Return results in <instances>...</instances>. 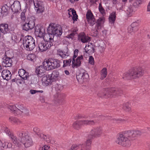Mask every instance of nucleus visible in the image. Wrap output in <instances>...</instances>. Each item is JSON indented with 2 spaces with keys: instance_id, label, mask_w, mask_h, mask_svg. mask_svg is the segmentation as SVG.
<instances>
[{
  "instance_id": "1",
  "label": "nucleus",
  "mask_w": 150,
  "mask_h": 150,
  "mask_svg": "<svg viewBox=\"0 0 150 150\" xmlns=\"http://www.w3.org/2000/svg\"><path fill=\"white\" fill-rule=\"evenodd\" d=\"M4 130L6 134L11 138L12 142L17 146L19 145L20 142H22L25 148L29 147L33 145L32 139L27 133L24 132H18L17 138L13 135L12 133L7 127L4 128Z\"/></svg>"
},
{
  "instance_id": "2",
  "label": "nucleus",
  "mask_w": 150,
  "mask_h": 150,
  "mask_svg": "<svg viewBox=\"0 0 150 150\" xmlns=\"http://www.w3.org/2000/svg\"><path fill=\"white\" fill-rule=\"evenodd\" d=\"M143 133L138 130L128 131L118 134L116 142L124 147H129L131 144V141L135 140Z\"/></svg>"
},
{
  "instance_id": "3",
  "label": "nucleus",
  "mask_w": 150,
  "mask_h": 150,
  "mask_svg": "<svg viewBox=\"0 0 150 150\" xmlns=\"http://www.w3.org/2000/svg\"><path fill=\"white\" fill-rule=\"evenodd\" d=\"M47 34H44L43 37V41L52 43L53 41L54 35L59 36L62 35V31L61 27L60 26H57L55 24H50L47 29Z\"/></svg>"
},
{
  "instance_id": "4",
  "label": "nucleus",
  "mask_w": 150,
  "mask_h": 150,
  "mask_svg": "<svg viewBox=\"0 0 150 150\" xmlns=\"http://www.w3.org/2000/svg\"><path fill=\"white\" fill-rule=\"evenodd\" d=\"M144 68L139 67L132 69L128 72H125L123 76V78L125 80L137 79L143 75Z\"/></svg>"
},
{
  "instance_id": "5",
  "label": "nucleus",
  "mask_w": 150,
  "mask_h": 150,
  "mask_svg": "<svg viewBox=\"0 0 150 150\" xmlns=\"http://www.w3.org/2000/svg\"><path fill=\"white\" fill-rule=\"evenodd\" d=\"M122 93V90L119 88H104L98 93L97 95L101 98H108L115 97Z\"/></svg>"
},
{
  "instance_id": "6",
  "label": "nucleus",
  "mask_w": 150,
  "mask_h": 150,
  "mask_svg": "<svg viewBox=\"0 0 150 150\" xmlns=\"http://www.w3.org/2000/svg\"><path fill=\"white\" fill-rule=\"evenodd\" d=\"M43 65L46 70H51L59 67L60 61L57 59L50 58L44 61L43 63Z\"/></svg>"
},
{
  "instance_id": "7",
  "label": "nucleus",
  "mask_w": 150,
  "mask_h": 150,
  "mask_svg": "<svg viewBox=\"0 0 150 150\" xmlns=\"http://www.w3.org/2000/svg\"><path fill=\"white\" fill-rule=\"evenodd\" d=\"M59 72L56 71H54L51 74L48 75L43 76L42 79L43 83L47 86L53 81L58 79L59 76Z\"/></svg>"
},
{
  "instance_id": "8",
  "label": "nucleus",
  "mask_w": 150,
  "mask_h": 150,
  "mask_svg": "<svg viewBox=\"0 0 150 150\" xmlns=\"http://www.w3.org/2000/svg\"><path fill=\"white\" fill-rule=\"evenodd\" d=\"M97 122L96 120H83L76 121L74 122L72 125L73 127L76 129H79L82 125H94Z\"/></svg>"
},
{
  "instance_id": "9",
  "label": "nucleus",
  "mask_w": 150,
  "mask_h": 150,
  "mask_svg": "<svg viewBox=\"0 0 150 150\" xmlns=\"http://www.w3.org/2000/svg\"><path fill=\"white\" fill-rule=\"evenodd\" d=\"M78 50L75 49L74 52V54L72 57V66L73 68L78 67L80 66L81 61L83 59V56L81 55L79 56L75 60V59L77 56Z\"/></svg>"
},
{
  "instance_id": "10",
  "label": "nucleus",
  "mask_w": 150,
  "mask_h": 150,
  "mask_svg": "<svg viewBox=\"0 0 150 150\" xmlns=\"http://www.w3.org/2000/svg\"><path fill=\"white\" fill-rule=\"evenodd\" d=\"M38 47L39 50L41 52L45 51L49 49L52 45L53 43L51 42L42 41L38 42Z\"/></svg>"
},
{
  "instance_id": "11",
  "label": "nucleus",
  "mask_w": 150,
  "mask_h": 150,
  "mask_svg": "<svg viewBox=\"0 0 150 150\" xmlns=\"http://www.w3.org/2000/svg\"><path fill=\"white\" fill-rule=\"evenodd\" d=\"M33 2L37 13H43L45 10V8L42 2L40 0H33Z\"/></svg>"
},
{
  "instance_id": "12",
  "label": "nucleus",
  "mask_w": 150,
  "mask_h": 150,
  "mask_svg": "<svg viewBox=\"0 0 150 150\" xmlns=\"http://www.w3.org/2000/svg\"><path fill=\"white\" fill-rule=\"evenodd\" d=\"M102 133L101 127L100 126L96 127L92 129L90 132V137L93 138H97L100 136Z\"/></svg>"
},
{
  "instance_id": "13",
  "label": "nucleus",
  "mask_w": 150,
  "mask_h": 150,
  "mask_svg": "<svg viewBox=\"0 0 150 150\" xmlns=\"http://www.w3.org/2000/svg\"><path fill=\"white\" fill-rule=\"evenodd\" d=\"M45 33V28L40 25H37L35 28V34L36 37L42 38Z\"/></svg>"
},
{
  "instance_id": "14",
  "label": "nucleus",
  "mask_w": 150,
  "mask_h": 150,
  "mask_svg": "<svg viewBox=\"0 0 150 150\" xmlns=\"http://www.w3.org/2000/svg\"><path fill=\"white\" fill-rule=\"evenodd\" d=\"M88 77V75L86 72H81L76 76L77 80L81 83L86 81Z\"/></svg>"
},
{
  "instance_id": "15",
  "label": "nucleus",
  "mask_w": 150,
  "mask_h": 150,
  "mask_svg": "<svg viewBox=\"0 0 150 150\" xmlns=\"http://www.w3.org/2000/svg\"><path fill=\"white\" fill-rule=\"evenodd\" d=\"M45 70L46 69L43 66H40L36 68L35 72L38 76L42 77L45 75Z\"/></svg>"
},
{
  "instance_id": "16",
  "label": "nucleus",
  "mask_w": 150,
  "mask_h": 150,
  "mask_svg": "<svg viewBox=\"0 0 150 150\" xmlns=\"http://www.w3.org/2000/svg\"><path fill=\"white\" fill-rule=\"evenodd\" d=\"M85 50L86 53L91 54L94 52V46L91 43H88L86 45Z\"/></svg>"
},
{
  "instance_id": "17",
  "label": "nucleus",
  "mask_w": 150,
  "mask_h": 150,
  "mask_svg": "<svg viewBox=\"0 0 150 150\" xmlns=\"http://www.w3.org/2000/svg\"><path fill=\"white\" fill-rule=\"evenodd\" d=\"M13 63L11 57H7L4 59L2 62L3 66L5 67H10L12 66Z\"/></svg>"
},
{
  "instance_id": "18",
  "label": "nucleus",
  "mask_w": 150,
  "mask_h": 150,
  "mask_svg": "<svg viewBox=\"0 0 150 150\" xmlns=\"http://www.w3.org/2000/svg\"><path fill=\"white\" fill-rule=\"evenodd\" d=\"M12 74L10 71L8 70H3L1 72V76L4 79L6 80H10Z\"/></svg>"
},
{
  "instance_id": "19",
  "label": "nucleus",
  "mask_w": 150,
  "mask_h": 150,
  "mask_svg": "<svg viewBox=\"0 0 150 150\" xmlns=\"http://www.w3.org/2000/svg\"><path fill=\"white\" fill-rule=\"evenodd\" d=\"M11 7L13 11L15 12H18L21 8L20 2L18 1H14L13 4L11 5Z\"/></svg>"
},
{
  "instance_id": "20",
  "label": "nucleus",
  "mask_w": 150,
  "mask_h": 150,
  "mask_svg": "<svg viewBox=\"0 0 150 150\" xmlns=\"http://www.w3.org/2000/svg\"><path fill=\"white\" fill-rule=\"evenodd\" d=\"M78 39L83 43L88 42L90 40V37L86 36L83 33H80L79 35Z\"/></svg>"
},
{
  "instance_id": "21",
  "label": "nucleus",
  "mask_w": 150,
  "mask_h": 150,
  "mask_svg": "<svg viewBox=\"0 0 150 150\" xmlns=\"http://www.w3.org/2000/svg\"><path fill=\"white\" fill-rule=\"evenodd\" d=\"M19 76L24 80L27 79L29 77V74L23 69H19L18 71Z\"/></svg>"
},
{
  "instance_id": "22",
  "label": "nucleus",
  "mask_w": 150,
  "mask_h": 150,
  "mask_svg": "<svg viewBox=\"0 0 150 150\" xmlns=\"http://www.w3.org/2000/svg\"><path fill=\"white\" fill-rule=\"evenodd\" d=\"M0 30L1 32L4 34L9 33L10 30L8 28V25L7 24H0Z\"/></svg>"
},
{
  "instance_id": "23",
  "label": "nucleus",
  "mask_w": 150,
  "mask_h": 150,
  "mask_svg": "<svg viewBox=\"0 0 150 150\" xmlns=\"http://www.w3.org/2000/svg\"><path fill=\"white\" fill-rule=\"evenodd\" d=\"M33 38L30 36H25L23 39V44L25 48L32 40Z\"/></svg>"
},
{
  "instance_id": "24",
  "label": "nucleus",
  "mask_w": 150,
  "mask_h": 150,
  "mask_svg": "<svg viewBox=\"0 0 150 150\" xmlns=\"http://www.w3.org/2000/svg\"><path fill=\"white\" fill-rule=\"evenodd\" d=\"M35 40L33 38L30 42L28 44V45L25 47V49L28 51L32 50L35 47Z\"/></svg>"
},
{
  "instance_id": "25",
  "label": "nucleus",
  "mask_w": 150,
  "mask_h": 150,
  "mask_svg": "<svg viewBox=\"0 0 150 150\" xmlns=\"http://www.w3.org/2000/svg\"><path fill=\"white\" fill-rule=\"evenodd\" d=\"M25 22L26 23L27 25H28L30 29L33 28L35 26V23L34 20L31 18H29L28 19L26 20Z\"/></svg>"
},
{
  "instance_id": "26",
  "label": "nucleus",
  "mask_w": 150,
  "mask_h": 150,
  "mask_svg": "<svg viewBox=\"0 0 150 150\" xmlns=\"http://www.w3.org/2000/svg\"><path fill=\"white\" fill-rule=\"evenodd\" d=\"M127 0H122L118 3L116 4V7L120 9H122L125 8V4Z\"/></svg>"
},
{
  "instance_id": "27",
  "label": "nucleus",
  "mask_w": 150,
  "mask_h": 150,
  "mask_svg": "<svg viewBox=\"0 0 150 150\" xmlns=\"http://www.w3.org/2000/svg\"><path fill=\"white\" fill-rule=\"evenodd\" d=\"M90 135L89 134L88 137V138L86 141L85 142V144H83L85 146V148L87 149L88 147H89L91 146L92 143V139H93L92 137H90Z\"/></svg>"
},
{
  "instance_id": "28",
  "label": "nucleus",
  "mask_w": 150,
  "mask_h": 150,
  "mask_svg": "<svg viewBox=\"0 0 150 150\" xmlns=\"http://www.w3.org/2000/svg\"><path fill=\"white\" fill-rule=\"evenodd\" d=\"M16 107L17 108L16 109V113L18 114H21L22 110H23L24 108L23 105L16 104Z\"/></svg>"
},
{
  "instance_id": "29",
  "label": "nucleus",
  "mask_w": 150,
  "mask_h": 150,
  "mask_svg": "<svg viewBox=\"0 0 150 150\" xmlns=\"http://www.w3.org/2000/svg\"><path fill=\"white\" fill-rule=\"evenodd\" d=\"M116 12H112L110 15L109 17V20L110 23H113L116 18Z\"/></svg>"
},
{
  "instance_id": "30",
  "label": "nucleus",
  "mask_w": 150,
  "mask_h": 150,
  "mask_svg": "<svg viewBox=\"0 0 150 150\" xmlns=\"http://www.w3.org/2000/svg\"><path fill=\"white\" fill-rule=\"evenodd\" d=\"M104 19L103 18H99L96 24V31L95 32H97V29H99L100 28L101 26L102 23L104 22Z\"/></svg>"
},
{
  "instance_id": "31",
  "label": "nucleus",
  "mask_w": 150,
  "mask_h": 150,
  "mask_svg": "<svg viewBox=\"0 0 150 150\" xmlns=\"http://www.w3.org/2000/svg\"><path fill=\"white\" fill-rule=\"evenodd\" d=\"M57 54L62 58H66L69 55L67 52H64L61 50H59L58 51Z\"/></svg>"
},
{
  "instance_id": "32",
  "label": "nucleus",
  "mask_w": 150,
  "mask_h": 150,
  "mask_svg": "<svg viewBox=\"0 0 150 150\" xmlns=\"http://www.w3.org/2000/svg\"><path fill=\"white\" fill-rule=\"evenodd\" d=\"M9 120L11 122L14 123L17 125H20L22 123V122L21 120L14 117H10L9 118Z\"/></svg>"
},
{
  "instance_id": "33",
  "label": "nucleus",
  "mask_w": 150,
  "mask_h": 150,
  "mask_svg": "<svg viewBox=\"0 0 150 150\" xmlns=\"http://www.w3.org/2000/svg\"><path fill=\"white\" fill-rule=\"evenodd\" d=\"M101 74L100 79H104L106 76L107 75V69L106 68H104L102 70Z\"/></svg>"
},
{
  "instance_id": "34",
  "label": "nucleus",
  "mask_w": 150,
  "mask_h": 150,
  "mask_svg": "<svg viewBox=\"0 0 150 150\" xmlns=\"http://www.w3.org/2000/svg\"><path fill=\"white\" fill-rule=\"evenodd\" d=\"M83 144H73L71 147V150H77L79 148L81 149L82 146H83Z\"/></svg>"
},
{
  "instance_id": "35",
  "label": "nucleus",
  "mask_w": 150,
  "mask_h": 150,
  "mask_svg": "<svg viewBox=\"0 0 150 150\" xmlns=\"http://www.w3.org/2000/svg\"><path fill=\"white\" fill-rule=\"evenodd\" d=\"M22 143L21 142H20L19 143V145L18 146H17L15 144H14L13 142V143L15 144V146H13L12 145L11 143H8L6 147L8 148H12L13 149H16V150L18 149H19V147L20 146L21 144L20 143Z\"/></svg>"
},
{
  "instance_id": "36",
  "label": "nucleus",
  "mask_w": 150,
  "mask_h": 150,
  "mask_svg": "<svg viewBox=\"0 0 150 150\" xmlns=\"http://www.w3.org/2000/svg\"><path fill=\"white\" fill-rule=\"evenodd\" d=\"M86 18L88 21H90L91 19L94 18L93 14L91 11L88 10L86 14Z\"/></svg>"
},
{
  "instance_id": "37",
  "label": "nucleus",
  "mask_w": 150,
  "mask_h": 150,
  "mask_svg": "<svg viewBox=\"0 0 150 150\" xmlns=\"http://www.w3.org/2000/svg\"><path fill=\"white\" fill-rule=\"evenodd\" d=\"M26 11L23 10V11L21 13V18L22 21L25 22L27 20H28L29 18H26L25 16Z\"/></svg>"
},
{
  "instance_id": "38",
  "label": "nucleus",
  "mask_w": 150,
  "mask_h": 150,
  "mask_svg": "<svg viewBox=\"0 0 150 150\" xmlns=\"http://www.w3.org/2000/svg\"><path fill=\"white\" fill-rule=\"evenodd\" d=\"M35 58V55L34 54H30L28 55L27 57V59L31 61H33Z\"/></svg>"
},
{
  "instance_id": "39",
  "label": "nucleus",
  "mask_w": 150,
  "mask_h": 150,
  "mask_svg": "<svg viewBox=\"0 0 150 150\" xmlns=\"http://www.w3.org/2000/svg\"><path fill=\"white\" fill-rule=\"evenodd\" d=\"M76 31H77L76 30H73L71 33L67 36V37L69 38L72 39L75 35L76 34Z\"/></svg>"
},
{
  "instance_id": "40",
  "label": "nucleus",
  "mask_w": 150,
  "mask_h": 150,
  "mask_svg": "<svg viewBox=\"0 0 150 150\" xmlns=\"http://www.w3.org/2000/svg\"><path fill=\"white\" fill-rule=\"evenodd\" d=\"M72 14L73 15L72 17V19L74 21H77L78 19V16L76 13V11L75 10H71Z\"/></svg>"
},
{
  "instance_id": "41",
  "label": "nucleus",
  "mask_w": 150,
  "mask_h": 150,
  "mask_svg": "<svg viewBox=\"0 0 150 150\" xmlns=\"http://www.w3.org/2000/svg\"><path fill=\"white\" fill-rule=\"evenodd\" d=\"M71 59H69V60H64L63 61L64 64L63 67H65L67 66H69L71 62Z\"/></svg>"
},
{
  "instance_id": "42",
  "label": "nucleus",
  "mask_w": 150,
  "mask_h": 150,
  "mask_svg": "<svg viewBox=\"0 0 150 150\" xmlns=\"http://www.w3.org/2000/svg\"><path fill=\"white\" fill-rule=\"evenodd\" d=\"M128 31L129 33L133 34L137 30H135L134 28L131 26H129L128 28Z\"/></svg>"
},
{
  "instance_id": "43",
  "label": "nucleus",
  "mask_w": 150,
  "mask_h": 150,
  "mask_svg": "<svg viewBox=\"0 0 150 150\" xmlns=\"http://www.w3.org/2000/svg\"><path fill=\"white\" fill-rule=\"evenodd\" d=\"M99 10L100 12L102 14L104 15L105 13V10L102 6V5L100 3L99 4Z\"/></svg>"
},
{
  "instance_id": "44",
  "label": "nucleus",
  "mask_w": 150,
  "mask_h": 150,
  "mask_svg": "<svg viewBox=\"0 0 150 150\" xmlns=\"http://www.w3.org/2000/svg\"><path fill=\"white\" fill-rule=\"evenodd\" d=\"M139 25V23L137 22H134L131 25V26L134 28L135 30H138V26Z\"/></svg>"
},
{
  "instance_id": "45",
  "label": "nucleus",
  "mask_w": 150,
  "mask_h": 150,
  "mask_svg": "<svg viewBox=\"0 0 150 150\" xmlns=\"http://www.w3.org/2000/svg\"><path fill=\"white\" fill-rule=\"evenodd\" d=\"M8 108L11 111L14 112V113H16L17 108L15 105H10L8 107Z\"/></svg>"
},
{
  "instance_id": "46",
  "label": "nucleus",
  "mask_w": 150,
  "mask_h": 150,
  "mask_svg": "<svg viewBox=\"0 0 150 150\" xmlns=\"http://www.w3.org/2000/svg\"><path fill=\"white\" fill-rule=\"evenodd\" d=\"M123 108L124 110L127 112H129L131 110L129 106H128L127 104H125L124 105Z\"/></svg>"
},
{
  "instance_id": "47",
  "label": "nucleus",
  "mask_w": 150,
  "mask_h": 150,
  "mask_svg": "<svg viewBox=\"0 0 150 150\" xmlns=\"http://www.w3.org/2000/svg\"><path fill=\"white\" fill-rule=\"evenodd\" d=\"M63 88V86L61 84H57L55 86L56 90L57 91L62 90Z\"/></svg>"
},
{
  "instance_id": "48",
  "label": "nucleus",
  "mask_w": 150,
  "mask_h": 150,
  "mask_svg": "<svg viewBox=\"0 0 150 150\" xmlns=\"http://www.w3.org/2000/svg\"><path fill=\"white\" fill-rule=\"evenodd\" d=\"M23 29L26 31L30 29L27 23L25 22V23L23 25Z\"/></svg>"
},
{
  "instance_id": "49",
  "label": "nucleus",
  "mask_w": 150,
  "mask_h": 150,
  "mask_svg": "<svg viewBox=\"0 0 150 150\" xmlns=\"http://www.w3.org/2000/svg\"><path fill=\"white\" fill-rule=\"evenodd\" d=\"M89 21H87L91 25H93L95 23V19L93 18L91 19Z\"/></svg>"
},
{
  "instance_id": "50",
  "label": "nucleus",
  "mask_w": 150,
  "mask_h": 150,
  "mask_svg": "<svg viewBox=\"0 0 150 150\" xmlns=\"http://www.w3.org/2000/svg\"><path fill=\"white\" fill-rule=\"evenodd\" d=\"M89 63L91 64H94V59L91 56H90L88 60Z\"/></svg>"
},
{
  "instance_id": "51",
  "label": "nucleus",
  "mask_w": 150,
  "mask_h": 150,
  "mask_svg": "<svg viewBox=\"0 0 150 150\" xmlns=\"http://www.w3.org/2000/svg\"><path fill=\"white\" fill-rule=\"evenodd\" d=\"M38 135L39 137L42 140H45L46 136L42 134H37Z\"/></svg>"
},
{
  "instance_id": "52",
  "label": "nucleus",
  "mask_w": 150,
  "mask_h": 150,
  "mask_svg": "<svg viewBox=\"0 0 150 150\" xmlns=\"http://www.w3.org/2000/svg\"><path fill=\"white\" fill-rule=\"evenodd\" d=\"M76 119H82V118H86V116H82L80 115H77L75 117Z\"/></svg>"
},
{
  "instance_id": "53",
  "label": "nucleus",
  "mask_w": 150,
  "mask_h": 150,
  "mask_svg": "<svg viewBox=\"0 0 150 150\" xmlns=\"http://www.w3.org/2000/svg\"><path fill=\"white\" fill-rule=\"evenodd\" d=\"M133 12L132 9L131 8H128L127 10V13L128 15L130 16Z\"/></svg>"
},
{
  "instance_id": "54",
  "label": "nucleus",
  "mask_w": 150,
  "mask_h": 150,
  "mask_svg": "<svg viewBox=\"0 0 150 150\" xmlns=\"http://www.w3.org/2000/svg\"><path fill=\"white\" fill-rule=\"evenodd\" d=\"M141 1L140 0H136L135 2L133 4L134 6L137 7L139 4H141Z\"/></svg>"
},
{
  "instance_id": "55",
  "label": "nucleus",
  "mask_w": 150,
  "mask_h": 150,
  "mask_svg": "<svg viewBox=\"0 0 150 150\" xmlns=\"http://www.w3.org/2000/svg\"><path fill=\"white\" fill-rule=\"evenodd\" d=\"M29 111L28 110L25 108H24L23 110H22L21 113H23L25 114H28L29 113Z\"/></svg>"
},
{
  "instance_id": "56",
  "label": "nucleus",
  "mask_w": 150,
  "mask_h": 150,
  "mask_svg": "<svg viewBox=\"0 0 150 150\" xmlns=\"http://www.w3.org/2000/svg\"><path fill=\"white\" fill-rule=\"evenodd\" d=\"M40 92V91H37L36 90L31 89L30 91V93L32 94H35V93H36L37 92Z\"/></svg>"
},
{
  "instance_id": "57",
  "label": "nucleus",
  "mask_w": 150,
  "mask_h": 150,
  "mask_svg": "<svg viewBox=\"0 0 150 150\" xmlns=\"http://www.w3.org/2000/svg\"><path fill=\"white\" fill-rule=\"evenodd\" d=\"M1 10L3 12H7L8 11V9L6 8L4 6L2 7Z\"/></svg>"
},
{
  "instance_id": "58",
  "label": "nucleus",
  "mask_w": 150,
  "mask_h": 150,
  "mask_svg": "<svg viewBox=\"0 0 150 150\" xmlns=\"http://www.w3.org/2000/svg\"><path fill=\"white\" fill-rule=\"evenodd\" d=\"M5 144L2 143V142L0 140V147H3V148H4L6 147V143H5Z\"/></svg>"
},
{
  "instance_id": "59",
  "label": "nucleus",
  "mask_w": 150,
  "mask_h": 150,
  "mask_svg": "<svg viewBox=\"0 0 150 150\" xmlns=\"http://www.w3.org/2000/svg\"><path fill=\"white\" fill-rule=\"evenodd\" d=\"M49 147L48 146L45 145L42 148V150H48Z\"/></svg>"
},
{
  "instance_id": "60",
  "label": "nucleus",
  "mask_w": 150,
  "mask_h": 150,
  "mask_svg": "<svg viewBox=\"0 0 150 150\" xmlns=\"http://www.w3.org/2000/svg\"><path fill=\"white\" fill-rule=\"evenodd\" d=\"M24 81H23V80H21L20 79H17L16 81V82L17 84H21Z\"/></svg>"
},
{
  "instance_id": "61",
  "label": "nucleus",
  "mask_w": 150,
  "mask_h": 150,
  "mask_svg": "<svg viewBox=\"0 0 150 150\" xmlns=\"http://www.w3.org/2000/svg\"><path fill=\"white\" fill-rule=\"evenodd\" d=\"M39 129L37 127H35L33 129V131L35 132L36 133V134H37V132L39 131ZM37 134H38L37 133Z\"/></svg>"
},
{
  "instance_id": "62",
  "label": "nucleus",
  "mask_w": 150,
  "mask_h": 150,
  "mask_svg": "<svg viewBox=\"0 0 150 150\" xmlns=\"http://www.w3.org/2000/svg\"><path fill=\"white\" fill-rule=\"evenodd\" d=\"M147 11H150V1L149 2L147 6Z\"/></svg>"
},
{
  "instance_id": "63",
  "label": "nucleus",
  "mask_w": 150,
  "mask_h": 150,
  "mask_svg": "<svg viewBox=\"0 0 150 150\" xmlns=\"http://www.w3.org/2000/svg\"><path fill=\"white\" fill-rule=\"evenodd\" d=\"M80 150H88V149L85 148V146L83 145V146H82L81 148L80 149Z\"/></svg>"
},
{
  "instance_id": "64",
  "label": "nucleus",
  "mask_w": 150,
  "mask_h": 150,
  "mask_svg": "<svg viewBox=\"0 0 150 150\" xmlns=\"http://www.w3.org/2000/svg\"><path fill=\"white\" fill-rule=\"evenodd\" d=\"M115 120H116V121H120L121 122H123L125 121V120H124V119H117V120L115 119Z\"/></svg>"
}]
</instances>
